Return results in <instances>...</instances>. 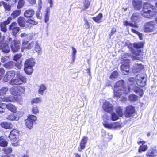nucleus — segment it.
<instances>
[{
  "mask_svg": "<svg viewBox=\"0 0 157 157\" xmlns=\"http://www.w3.org/2000/svg\"><path fill=\"white\" fill-rule=\"evenodd\" d=\"M131 89L130 86H128L127 89L124 87V81L123 80L118 81L114 86L113 90L114 96L120 97L122 93L127 94L130 91Z\"/></svg>",
  "mask_w": 157,
  "mask_h": 157,
  "instance_id": "nucleus-1",
  "label": "nucleus"
},
{
  "mask_svg": "<svg viewBox=\"0 0 157 157\" xmlns=\"http://www.w3.org/2000/svg\"><path fill=\"white\" fill-rule=\"evenodd\" d=\"M155 7L153 5L148 3H144L143 7L142 16L147 18H151L154 15V13L151 10H153Z\"/></svg>",
  "mask_w": 157,
  "mask_h": 157,
  "instance_id": "nucleus-2",
  "label": "nucleus"
},
{
  "mask_svg": "<svg viewBox=\"0 0 157 157\" xmlns=\"http://www.w3.org/2000/svg\"><path fill=\"white\" fill-rule=\"evenodd\" d=\"M35 59L33 58L29 59L25 61L24 70L28 75L31 74L33 72V67L35 64Z\"/></svg>",
  "mask_w": 157,
  "mask_h": 157,
  "instance_id": "nucleus-3",
  "label": "nucleus"
},
{
  "mask_svg": "<svg viewBox=\"0 0 157 157\" xmlns=\"http://www.w3.org/2000/svg\"><path fill=\"white\" fill-rule=\"evenodd\" d=\"M144 31L145 32L155 31V33L157 32V25L155 21H151L146 23L144 25Z\"/></svg>",
  "mask_w": 157,
  "mask_h": 157,
  "instance_id": "nucleus-4",
  "label": "nucleus"
},
{
  "mask_svg": "<svg viewBox=\"0 0 157 157\" xmlns=\"http://www.w3.org/2000/svg\"><path fill=\"white\" fill-rule=\"evenodd\" d=\"M16 75V78L12 79L9 82L10 84L12 85H18L26 82V78L24 76L19 73H17Z\"/></svg>",
  "mask_w": 157,
  "mask_h": 157,
  "instance_id": "nucleus-5",
  "label": "nucleus"
},
{
  "mask_svg": "<svg viewBox=\"0 0 157 157\" xmlns=\"http://www.w3.org/2000/svg\"><path fill=\"white\" fill-rule=\"evenodd\" d=\"M19 132L17 130L14 129L11 131L9 137L13 145H16L19 140Z\"/></svg>",
  "mask_w": 157,
  "mask_h": 157,
  "instance_id": "nucleus-6",
  "label": "nucleus"
},
{
  "mask_svg": "<svg viewBox=\"0 0 157 157\" xmlns=\"http://www.w3.org/2000/svg\"><path fill=\"white\" fill-rule=\"evenodd\" d=\"M136 81L137 84L141 87L144 86L146 84V79L145 75L141 74L136 75Z\"/></svg>",
  "mask_w": 157,
  "mask_h": 157,
  "instance_id": "nucleus-7",
  "label": "nucleus"
},
{
  "mask_svg": "<svg viewBox=\"0 0 157 157\" xmlns=\"http://www.w3.org/2000/svg\"><path fill=\"white\" fill-rule=\"evenodd\" d=\"M36 120L35 116L30 115L28 116V118L25 120V124L26 127L29 129H31L33 126L34 123Z\"/></svg>",
  "mask_w": 157,
  "mask_h": 157,
  "instance_id": "nucleus-8",
  "label": "nucleus"
},
{
  "mask_svg": "<svg viewBox=\"0 0 157 157\" xmlns=\"http://www.w3.org/2000/svg\"><path fill=\"white\" fill-rule=\"evenodd\" d=\"M10 48L14 52H17L20 48V41L17 39H15L10 44Z\"/></svg>",
  "mask_w": 157,
  "mask_h": 157,
  "instance_id": "nucleus-9",
  "label": "nucleus"
},
{
  "mask_svg": "<svg viewBox=\"0 0 157 157\" xmlns=\"http://www.w3.org/2000/svg\"><path fill=\"white\" fill-rule=\"evenodd\" d=\"M103 124L105 127L109 129L117 128L121 127L120 124L118 122L109 123L107 121L104 120Z\"/></svg>",
  "mask_w": 157,
  "mask_h": 157,
  "instance_id": "nucleus-10",
  "label": "nucleus"
},
{
  "mask_svg": "<svg viewBox=\"0 0 157 157\" xmlns=\"http://www.w3.org/2000/svg\"><path fill=\"white\" fill-rule=\"evenodd\" d=\"M9 29L11 31L13 35L15 36L20 29V28L17 26V23L15 22H13L11 24L9 27Z\"/></svg>",
  "mask_w": 157,
  "mask_h": 157,
  "instance_id": "nucleus-11",
  "label": "nucleus"
},
{
  "mask_svg": "<svg viewBox=\"0 0 157 157\" xmlns=\"http://www.w3.org/2000/svg\"><path fill=\"white\" fill-rule=\"evenodd\" d=\"M124 59H123L124 62L123 63L121 66V69L122 71H125L126 73H128L129 71V67L130 60L128 59L127 58H124Z\"/></svg>",
  "mask_w": 157,
  "mask_h": 157,
  "instance_id": "nucleus-12",
  "label": "nucleus"
},
{
  "mask_svg": "<svg viewBox=\"0 0 157 157\" xmlns=\"http://www.w3.org/2000/svg\"><path fill=\"white\" fill-rule=\"evenodd\" d=\"M102 108L105 111L108 113L111 112L113 110L112 105L108 101H105L103 103Z\"/></svg>",
  "mask_w": 157,
  "mask_h": 157,
  "instance_id": "nucleus-13",
  "label": "nucleus"
},
{
  "mask_svg": "<svg viewBox=\"0 0 157 157\" xmlns=\"http://www.w3.org/2000/svg\"><path fill=\"white\" fill-rule=\"evenodd\" d=\"M135 112V109L134 107L132 106H128L126 108L125 112L126 117H132Z\"/></svg>",
  "mask_w": 157,
  "mask_h": 157,
  "instance_id": "nucleus-14",
  "label": "nucleus"
},
{
  "mask_svg": "<svg viewBox=\"0 0 157 157\" xmlns=\"http://www.w3.org/2000/svg\"><path fill=\"white\" fill-rule=\"evenodd\" d=\"M12 20L11 17H9L6 21L1 23L0 27L2 31L5 32L7 31L6 26L10 23Z\"/></svg>",
  "mask_w": 157,
  "mask_h": 157,
  "instance_id": "nucleus-15",
  "label": "nucleus"
},
{
  "mask_svg": "<svg viewBox=\"0 0 157 157\" xmlns=\"http://www.w3.org/2000/svg\"><path fill=\"white\" fill-rule=\"evenodd\" d=\"M88 138L87 137L84 136L82 139L80 144V147L78 149L79 151H81L82 150L84 149L85 147V145L87 143Z\"/></svg>",
  "mask_w": 157,
  "mask_h": 157,
  "instance_id": "nucleus-16",
  "label": "nucleus"
},
{
  "mask_svg": "<svg viewBox=\"0 0 157 157\" xmlns=\"http://www.w3.org/2000/svg\"><path fill=\"white\" fill-rule=\"evenodd\" d=\"M15 75V72L14 71H10L7 72V74L4 77L5 81H7L10 80L11 78L14 77Z\"/></svg>",
  "mask_w": 157,
  "mask_h": 157,
  "instance_id": "nucleus-17",
  "label": "nucleus"
},
{
  "mask_svg": "<svg viewBox=\"0 0 157 157\" xmlns=\"http://www.w3.org/2000/svg\"><path fill=\"white\" fill-rule=\"evenodd\" d=\"M131 19L132 22L135 23L139 22L140 20V14L138 13H134L131 16Z\"/></svg>",
  "mask_w": 157,
  "mask_h": 157,
  "instance_id": "nucleus-18",
  "label": "nucleus"
},
{
  "mask_svg": "<svg viewBox=\"0 0 157 157\" xmlns=\"http://www.w3.org/2000/svg\"><path fill=\"white\" fill-rule=\"evenodd\" d=\"M132 4L134 8L137 10H139L142 5V2L141 1L133 0Z\"/></svg>",
  "mask_w": 157,
  "mask_h": 157,
  "instance_id": "nucleus-19",
  "label": "nucleus"
},
{
  "mask_svg": "<svg viewBox=\"0 0 157 157\" xmlns=\"http://www.w3.org/2000/svg\"><path fill=\"white\" fill-rule=\"evenodd\" d=\"M146 155L149 157H154L157 155V151L154 149H151L148 150Z\"/></svg>",
  "mask_w": 157,
  "mask_h": 157,
  "instance_id": "nucleus-20",
  "label": "nucleus"
},
{
  "mask_svg": "<svg viewBox=\"0 0 157 157\" xmlns=\"http://www.w3.org/2000/svg\"><path fill=\"white\" fill-rule=\"evenodd\" d=\"M34 14V12L33 9H28L25 12L24 15L26 17H32Z\"/></svg>",
  "mask_w": 157,
  "mask_h": 157,
  "instance_id": "nucleus-21",
  "label": "nucleus"
},
{
  "mask_svg": "<svg viewBox=\"0 0 157 157\" xmlns=\"http://www.w3.org/2000/svg\"><path fill=\"white\" fill-rule=\"evenodd\" d=\"M144 68V66L141 64L137 63L134 67L133 71L134 72H137Z\"/></svg>",
  "mask_w": 157,
  "mask_h": 157,
  "instance_id": "nucleus-22",
  "label": "nucleus"
},
{
  "mask_svg": "<svg viewBox=\"0 0 157 157\" xmlns=\"http://www.w3.org/2000/svg\"><path fill=\"white\" fill-rule=\"evenodd\" d=\"M2 51L5 53H8L10 51V49L7 43H3L1 46Z\"/></svg>",
  "mask_w": 157,
  "mask_h": 157,
  "instance_id": "nucleus-23",
  "label": "nucleus"
},
{
  "mask_svg": "<svg viewBox=\"0 0 157 157\" xmlns=\"http://www.w3.org/2000/svg\"><path fill=\"white\" fill-rule=\"evenodd\" d=\"M15 64V62L10 61L4 64L3 66L7 69H11L14 68Z\"/></svg>",
  "mask_w": 157,
  "mask_h": 157,
  "instance_id": "nucleus-24",
  "label": "nucleus"
},
{
  "mask_svg": "<svg viewBox=\"0 0 157 157\" xmlns=\"http://www.w3.org/2000/svg\"><path fill=\"white\" fill-rule=\"evenodd\" d=\"M6 108L9 110L13 113L17 112V109L15 106L13 104L9 103L6 104Z\"/></svg>",
  "mask_w": 157,
  "mask_h": 157,
  "instance_id": "nucleus-25",
  "label": "nucleus"
},
{
  "mask_svg": "<svg viewBox=\"0 0 157 157\" xmlns=\"http://www.w3.org/2000/svg\"><path fill=\"white\" fill-rule=\"evenodd\" d=\"M47 89V87L45 85L42 84L40 85L39 87L38 93L39 94L43 95L44 92Z\"/></svg>",
  "mask_w": 157,
  "mask_h": 157,
  "instance_id": "nucleus-26",
  "label": "nucleus"
},
{
  "mask_svg": "<svg viewBox=\"0 0 157 157\" xmlns=\"http://www.w3.org/2000/svg\"><path fill=\"white\" fill-rule=\"evenodd\" d=\"M50 9L49 7H47L46 10V13L44 16V22L47 23L49 19Z\"/></svg>",
  "mask_w": 157,
  "mask_h": 157,
  "instance_id": "nucleus-27",
  "label": "nucleus"
},
{
  "mask_svg": "<svg viewBox=\"0 0 157 157\" xmlns=\"http://www.w3.org/2000/svg\"><path fill=\"white\" fill-rule=\"evenodd\" d=\"M21 10H17L14 11L11 14L12 18H15L18 16L21 13Z\"/></svg>",
  "mask_w": 157,
  "mask_h": 157,
  "instance_id": "nucleus-28",
  "label": "nucleus"
},
{
  "mask_svg": "<svg viewBox=\"0 0 157 157\" xmlns=\"http://www.w3.org/2000/svg\"><path fill=\"white\" fill-rule=\"evenodd\" d=\"M25 19L22 17H20L18 19V23L19 25L21 27L25 26Z\"/></svg>",
  "mask_w": 157,
  "mask_h": 157,
  "instance_id": "nucleus-29",
  "label": "nucleus"
},
{
  "mask_svg": "<svg viewBox=\"0 0 157 157\" xmlns=\"http://www.w3.org/2000/svg\"><path fill=\"white\" fill-rule=\"evenodd\" d=\"M144 142L143 141H140L138 142V144H140V143H141L142 144V146H140L139 149L138 150V151L139 153H141L142 151H144L147 149V146L146 145H143L144 143Z\"/></svg>",
  "mask_w": 157,
  "mask_h": 157,
  "instance_id": "nucleus-30",
  "label": "nucleus"
},
{
  "mask_svg": "<svg viewBox=\"0 0 157 157\" xmlns=\"http://www.w3.org/2000/svg\"><path fill=\"white\" fill-rule=\"evenodd\" d=\"M7 119L10 120H17L19 119V117L17 115L12 113L8 115L7 117Z\"/></svg>",
  "mask_w": 157,
  "mask_h": 157,
  "instance_id": "nucleus-31",
  "label": "nucleus"
},
{
  "mask_svg": "<svg viewBox=\"0 0 157 157\" xmlns=\"http://www.w3.org/2000/svg\"><path fill=\"white\" fill-rule=\"evenodd\" d=\"M8 143L2 137H0V146L4 147L7 145Z\"/></svg>",
  "mask_w": 157,
  "mask_h": 157,
  "instance_id": "nucleus-32",
  "label": "nucleus"
},
{
  "mask_svg": "<svg viewBox=\"0 0 157 157\" xmlns=\"http://www.w3.org/2000/svg\"><path fill=\"white\" fill-rule=\"evenodd\" d=\"M18 90L17 86H14L12 87L10 90V91L13 95H15L18 94Z\"/></svg>",
  "mask_w": 157,
  "mask_h": 157,
  "instance_id": "nucleus-33",
  "label": "nucleus"
},
{
  "mask_svg": "<svg viewBox=\"0 0 157 157\" xmlns=\"http://www.w3.org/2000/svg\"><path fill=\"white\" fill-rule=\"evenodd\" d=\"M144 43L143 42H139L137 43H134L133 44V47L136 48H140L143 47Z\"/></svg>",
  "mask_w": 157,
  "mask_h": 157,
  "instance_id": "nucleus-34",
  "label": "nucleus"
},
{
  "mask_svg": "<svg viewBox=\"0 0 157 157\" xmlns=\"http://www.w3.org/2000/svg\"><path fill=\"white\" fill-rule=\"evenodd\" d=\"M35 49L36 51L38 52V54H40L41 47L39 45L38 41H36L35 42Z\"/></svg>",
  "mask_w": 157,
  "mask_h": 157,
  "instance_id": "nucleus-35",
  "label": "nucleus"
},
{
  "mask_svg": "<svg viewBox=\"0 0 157 157\" xmlns=\"http://www.w3.org/2000/svg\"><path fill=\"white\" fill-rule=\"evenodd\" d=\"M102 14L100 13L98 14L97 17H93V19L96 22L99 23L100 22V21L102 17Z\"/></svg>",
  "mask_w": 157,
  "mask_h": 157,
  "instance_id": "nucleus-36",
  "label": "nucleus"
},
{
  "mask_svg": "<svg viewBox=\"0 0 157 157\" xmlns=\"http://www.w3.org/2000/svg\"><path fill=\"white\" fill-rule=\"evenodd\" d=\"M14 96H12L13 98V101H17L18 102L21 101V97L19 94L14 95Z\"/></svg>",
  "mask_w": 157,
  "mask_h": 157,
  "instance_id": "nucleus-37",
  "label": "nucleus"
},
{
  "mask_svg": "<svg viewBox=\"0 0 157 157\" xmlns=\"http://www.w3.org/2000/svg\"><path fill=\"white\" fill-rule=\"evenodd\" d=\"M1 125L2 127L5 129L9 128L11 127L10 123L6 122L2 123L1 124Z\"/></svg>",
  "mask_w": 157,
  "mask_h": 157,
  "instance_id": "nucleus-38",
  "label": "nucleus"
},
{
  "mask_svg": "<svg viewBox=\"0 0 157 157\" xmlns=\"http://www.w3.org/2000/svg\"><path fill=\"white\" fill-rule=\"evenodd\" d=\"M6 108V104H0V113H1L5 112Z\"/></svg>",
  "mask_w": 157,
  "mask_h": 157,
  "instance_id": "nucleus-39",
  "label": "nucleus"
},
{
  "mask_svg": "<svg viewBox=\"0 0 157 157\" xmlns=\"http://www.w3.org/2000/svg\"><path fill=\"white\" fill-rule=\"evenodd\" d=\"M8 88L6 87H2L0 90V95H3L5 94L8 91Z\"/></svg>",
  "mask_w": 157,
  "mask_h": 157,
  "instance_id": "nucleus-40",
  "label": "nucleus"
},
{
  "mask_svg": "<svg viewBox=\"0 0 157 157\" xmlns=\"http://www.w3.org/2000/svg\"><path fill=\"white\" fill-rule=\"evenodd\" d=\"M138 99V97L134 94H132L129 96V99L130 101H136Z\"/></svg>",
  "mask_w": 157,
  "mask_h": 157,
  "instance_id": "nucleus-41",
  "label": "nucleus"
},
{
  "mask_svg": "<svg viewBox=\"0 0 157 157\" xmlns=\"http://www.w3.org/2000/svg\"><path fill=\"white\" fill-rule=\"evenodd\" d=\"M42 101V98H36L33 99L31 101L32 104L38 103H40Z\"/></svg>",
  "mask_w": 157,
  "mask_h": 157,
  "instance_id": "nucleus-42",
  "label": "nucleus"
},
{
  "mask_svg": "<svg viewBox=\"0 0 157 157\" xmlns=\"http://www.w3.org/2000/svg\"><path fill=\"white\" fill-rule=\"evenodd\" d=\"M2 100H3L5 102H13V98L12 96H11L8 97H5L2 99Z\"/></svg>",
  "mask_w": 157,
  "mask_h": 157,
  "instance_id": "nucleus-43",
  "label": "nucleus"
},
{
  "mask_svg": "<svg viewBox=\"0 0 157 157\" xmlns=\"http://www.w3.org/2000/svg\"><path fill=\"white\" fill-rule=\"evenodd\" d=\"M72 62L71 63H74L75 60V55L77 52V50L76 49L72 47Z\"/></svg>",
  "mask_w": 157,
  "mask_h": 157,
  "instance_id": "nucleus-44",
  "label": "nucleus"
},
{
  "mask_svg": "<svg viewBox=\"0 0 157 157\" xmlns=\"http://www.w3.org/2000/svg\"><path fill=\"white\" fill-rule=\"evenodd\" d=\"M124 25L128 26H129L131 27H133L136 28L137 27V26L136 25H135V24H133L132 23H131V22H129L128 21H125L124 22Z\"/></svg>",
  "mask_w": 157,
  "mask_h": 157,
  "instance_id": "nucleus-45",
  "label": "nucleus"
},
{
  "mask_svg": "<svg viewBox=\"0 0 157 157\" xmlns=\"http://www.w3.org/2000/svg\"><path fill=\"white\" fill-rule=\"evenodd\" d=\"M111 115V119L112 121H114L118 119L119 116H117L115 112L112 113Z\"/></svg>",
  "mask_w": 157,
  "mask_h": 157,
  "instance_id": "nucleus-46",
  "label": "nucleus"
},
{
  "mask_svg": "<svg viewBox=\"0 0 157 157\" xmlns=\"http://www.w3.org/2000/svg\"><path fill=\"white\" fill-rule=\"evenodd\" d=\"M118 74L116 71H114L111 74L110 78L112 79H113L118 77Z\"/></svg>",
  "mask_w": 157,
  "mask_h": 157,
  "instance_id": "nucleus-47",
  "label": "nucleus"
},
{
  "mask_svg": "<svg viewBox=\"0 0 157 157\" xmlns=\"http://www.w3.org/2000/svg\"><path fill=\"white\" fill-rule=\"evenodd\" d=\"M32 112L35 114L38 113L39 112L38 107L36 106H33L32 109Z\"/></svg>",
  "mask_w": 157,
  "mask_h": 157,
  "instance_id": "nucleus-48",
  "label": "nucleus"
},
{
  "mask_svg": "<svg viewBox=\"0 0 157 157\" xmlns=\"http://www.w3.org/2000/svg\"><path fill=\"white\" fill-rule=\"evenodd\" d=\"M116 112L118 115V116L121 117L122 116L123 114L122 110L121 107H117L116 109Z\"/></svg>",
  "mask_w": 157,
  "mask_h": 157,
  "instance_id": "nucleus-49",
  "label": "nucleus"
},
{
  "mask_svg": "<svg viewBox=\"0 0 157 157\" xmlns=\"http://www.w3.org/2000/svg\"><path fill=\"white\" fill-rule=\"evenodd\" d=\"M134 79L133 77H130L128 79L127 83H128V85L129 86H130L131 87V89H132L133 88L132 86H129L130 85H132L134 83Z\"/></svg>",
  "mask_w": 157,
  "mask_h": 157,
  "instance_id": "nucleus-50",
  "label": "nucleus"
},
{
  "mask_svg": "<svg viewBox=\"0 0 157 157\" xmlns=\"http://www.w3.org/2000/svg\"><path fill=\"white\" fill-rule=\"evenodd\" d=\"M132 32L137 34L140 40H142V33L132 29Z\"/></svg>",
  "mask_w": 157,
  "mask_h": 157,
  "instance_id": "nucleus-51",
  "label": "nucleus"
},
{
  "mask_svg": "<svg viewBox=\"0 0 157 157\" xmlns=\"http://www.w3.org/2000/svg\"><path fill=\"white\" fill-rule=\"evenodd\" d=\"M25 3V2L24 0H20L18 3V5L17 6V7L18 9L21 8L24 6Z\"/></svg>",
  "mask_w": 157,
  "mask_h": 157,
  "instance_id": "nucleus-52",
  "label": "nucleus"
},
{
  "mask_svg": "<svg viewBox=\"0 0 157 157\" xmlns=\"http://www.w3.org/2000/svg\"><path fill=\"white\" fill-rule=\"evenodd\" d=\"M3 151L6 154H9L12 151V149L10 147H7L3 149Z\"/></svg>",
  "mask_w": 157,
  "mask_h": 157,
  "instance_id": "nucleus-53",
  "label": "nucleus"
},
{
  "mask_svg": "<svg viewBox=\"0 0 157 157\" xmlns=\"http://www.w3.org/2000/svg\"><path fill=\"white\" fill-rule=\"evenodd\" d=\"M22 56V55L21 53L17 54L14 55L13 60L17 61L19 60Z\"/></svg>",
  "mask_w": 157,
  "mask_h": 157,
  "instance_id": "nucleus-54",
  "label": "nucleus"
},
{
  "mask_svg": "<svg viewBox=\"0 0 157 157\" xmlns=\"http://www.w3.org/2000/svg\"><path fill=\"white\" fill-rule=\"evenodd\" d=\"M3 6L6 11H8L10 10L11 9V6L10 5L4 2V4H3Z\"/></svg>",
  "mask_w": 157,
  "mask_h": 157,
  "instance_id": "nucleus-55",
  "label": "nucleus"
},
{
  "mask_svg": "<svg viewBox=\"0 0 157 157\" xmlns=\"http://www.w3.org/2000/svg\"><path fill=\"white\" fill-rule=\"evenodd\" d=\"M135 91L136 93H138V95L140 96H142L143 95V90L142 89L137 88L135 90Z\"/></svg>",
  "mask_w": 157,
  "mask_h": 157,
  "instance_id": "nucleus-56",
  "label": "nucleus"
},
{
  "mask_svg": "<svg viewBox=\"0 0 157 157\" xmlns=\"http://www.w3.org/2000/svg\"><path fill=\"white\" fill-rule=\"evenodd\" d=\"M10 55L6 56H2L1 59V62L2 63L5 62L7 61L9 58Z\"/></svg>",
  "mask_w": 157,
  "mask_h": 157,
  "instance_id": "nucleus-57",
  "label": "nucleus"
},
{
  "mask_svg": "<svg viewBox=\"0 0 157 157\" xmlns=\"http://www.w3.org/2000/svg\"><path fill=\"white\" fill-rule=\"evenodd\" d=\"M34 42H32L29 43L28 45L25 47V48L28 49H30L34 46Z\"/></svg>",
  "mask_w": 157,
  "mask_h": 157,
  "instance_id": "nucleus-58",
  "label": "nucleus"
},
{
  "mask_svg": "<svg viewBox=\"0 0 157 157\" xmlns=\"http://www.w3.org/2000/svg\"><path fill=\"white\" fill-rule=\"evenodd\" d=\"M18 94L24 93L25 91V88L22 87L17 86Z\"/></svg>",
  "mask_w": 157,
  "mask_h": 157,
  "instance_id": "nucleus-59",
  "label": "nucleus"
},
{
  "mask_svg": "<svg viewBox=\"0 0 157 157\" xmlns=\"http://www.w3.org/2000/svg\"><path fill=\"white\" fill-rule=\"evenodd\" d=\"M90 1L89 0H86L85 1L84 5L86 9H87L90 6Z\"/></svg>",
  "mask_w": 157,
  "mask_h": 157,
  "instance_id": "nucleus-60",
  "label": "nucleus"
},
{
  "mask_svg": "<svg viewBox=\"0 0 157 157\" xmlns=\"http://www.w3.org/2000/svg\"><path fill=\"white\" fill-rule=\"evenodd\" d=\"M27 22L29 24H31V25H36L37 24V22L35 21L34 20L29 19L27 21Z\"/></svg>",
  "mask_w": 157,
  "mask_h": 157,
  "instance_id": "nucleus-61",
  "label": "nucleus"
},
{
  "mask_svg": "<svg viewBox=\"0 0 157 157\" xmlns=\"http://www.w3.org/2000/svg\"><path fill=\"white\" fill-rule=\"evenodd\" d=\"M29 42V40H23L22 43V48L21 49V51H22L25 48V46Z\"/></svg>",
  "mask_w": 157,
  "mask_h": 157,
  "instance_id": "nucleus-62",
  "label": "nucleus"
},
{
  "mask_svg": "<svg viewBox=\"0 0 157 157\" xmlns=\"http://www.w3.org/2000/svg\"><path fill=\"white\" fill-rule=\"evenodd\" d=\"M84 21H85V28L87 29L90 28V26L89 23L88 22L87 19L86 18L84 19Z\"/></svg>",
  "mask_w": 157,
  "mask_h": 157,
  "instance_id": "nucleus-63",
  "label": "nucleus"
},
{
  "mask_svg": "<svg viewBox=\"0 0 157 157\" xmlns=\"http://www.w3.org/2000/svg\"><path fill=\"white\" fill-rule=\"evenodd\" d=\"M5 70L2 68H0V79L2 78V77L3 76L4 74Z\"/></svg>",
  "mask_w": 157,
  "mask_h": 157,
  "instance_id": "nucleus-64",
  "label": "nucleus"
}]
</instances>
